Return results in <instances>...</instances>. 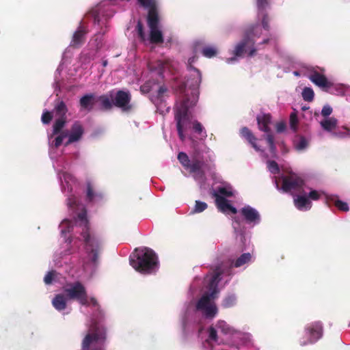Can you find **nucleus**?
<instances>
[{
    "mask_svg": "<svg viewBox=\"0 0 350 350\" xmlns=\"http://www.w3.org/2000/svg\"><path fill=\"white\" fill-rule=\"evenodd\" d=\"M208 337L211 340H213L214 342H217L218 340L217 330L213 326H211L208 328Z\"/></svg>",
    "mask_w": 350,
    "mask_h": 350,
    "instance_id": "nucleus-44",
    "label": "nucleus"
},
{
    "mask_svg": "<svg viewBox=\"0 0 350 350\" xmlns=\"http://www.w3.org/2000/svg\"><path fill=\"white\" fill-rule=\"evenodd\" d=\"M64 291L68 299L75 300L82 306H89L87 290L81 282L68 284Z\"/></svg>",
    "mask_w": 350,
    "mask_h": 350,
    "instance_id": "nucleus-7",
    "label": "nucleus"
},
{
    "mask_svg": "<svg viewBox=\"0 0 350 350\" xmlns=\"http://www.w3.org/2000/svg\"><path fill=\"white\" fill-rule=\"evenodd\" d=\"M204 167L210 170L211 167L206 165L203 159L195 155L191 159V163L189 167V172L194 174L196 179H204L205 178V172Z\"/></svg>",
    "mask_w": 350,
    "mask_h": 350,
    "instance_id": "nucleus-14",
    "label": "nucleus"
},
{
    "mask_svg": "<svg viewBox=\"0 0 350 350\" xmlns=\"http://www.w3.org/2000/svg\"><path fill=\"white\" fill-rule=\"evenodd\" d=\"M308 146V142L304 137H301L299 141L296 144V148L299 150H304Z\"/></svg>",
    "mask_w": 350,
    "mask_h": 350,
    "instance_id": "nucleus-45",
    "label": "nucleus"
},
{
    "mask_svg": "<svg viewBox=\"0 0 350 350\" xmlns=\"http://www.w3.org/2000/svg\"><path fill=\"white\" fill-rule=\"evenodd\" d=\"M258 25H252L250 26L245 31L243 39L238 42L232 51L234 57H243L244 53L247 52L248 49V56L252 57L256 53V49L254 47L255 41L254 37H260L261 32L256 31Z\"/></svg>",
    "mask_w": 350,
    "mask_h": 350,
    "instance_id": "nucleus-5",
    "label": "nucleus"
},
{
    "mask_svg": "<svg viewBox=\"0 0 350 350\" xmlns=\"http://www.w3.org/2000/svg\"><path fill=\"white\" fill-rule=\"evenodd\" d=\"M202 81V75L200 70L196 68L184 84V88H188L191 90V105H195L198 100L199 86Z\"/></svg>",
    "mask_w": 350,
    "mask_h": 350,
    "instance_id": "nucleus-9",
    "label": "nucleus"
},
{
    "mask_svg": "<svg viewBox=\"0 0 350 350\" xmlns=\"http://www.w3.org/2000/svg\"><path fill=\"white\" fill-rule=\"evenodd\" d=\"M88 301H89V306H90V304H92V306H94L99 307L98 303V301H97V300H96V298H94V297H91V298L90 299V300L88 299Z\"/></svg>",
    "mask_w": 350,
    "mask_h": 350,
    "instance_id": "nucleus-57",
    "label": "nucleus"
},
{
    "mask_svg": "<svg viewBox=\"0 0 350 350\" xmlns=\"http://www.w3.org/2000/svg\"><path fill=\"white\" fill-rule=\"evenodd\" d=\"M136 29L137 31V34H138V36L140 38V40L142 41H144L146 39V36H145V33L144 31V25L141 21L137 22V24L136 26Z\"/></svg>",
    "mask_w": 350,
    "mask_h": 350,
    "instance_id": "nucleus-40",
    "label": "nucleus"
},
{
    "mask_svg": "<svg viewBox=\"0 0 350 350\" xmlns=\"http://www.w3.org/2000/svg\"><path fill=\"white\" fill-rule=\"evenodd\" d=\"M178 159L181 165L187 170H189L191 160L189 159L188 155L183 152H180L178 154Z\"/></svg>",
    "mask_w": 350,
    "mask_h": 350,
    "instance_id": "nucleus-32",
    "label": "nucleus"
},
{
    "mask_svg": "<svg viewBox=\"0 0 350 350\" xmlns=\"http://www.w3.org/2000/svg\"><path fill=\"white\" fill-rule=\"evenodd\" d=\"M207 208L206 203L199 200L196 201V205L193 209V213H201Z\"/></svg>",
    "mask_w": 350,
    "mask_h": 350,
    "instance_id": "nucleus-39",
    "label": "nucleus"
},
{
    "mask_svg": "<svg viewBox=\"0 0 350 350\" xmlns=\"http://www.w3.org/2000/svg\"><path fill=\"white\" fill-rule=\"evenodd\" d=\"M104 194L101 191H96L90 182L87 183L85 200L88 203L98 204L103 202Z\"/></svg>",
    "mask_w": 350,
    "mask_h": 350,
    "instance_id": "nucleus-15",
    "label": "nucleus"
},
{
    "mask_svg": "<svg viewBox=\"0 0 350 350\" xmlns=\"http://www.w3.org/2000/svg\"><path fill=\"white\" fill-rule=\"evenodd\" d=\"M338 120L335 118H329L321 122L322 128L327 131H332L337 126Z\"/></svg>",
    "mask_w": 350,
    "mask_h": 350,
    "instance_id": "nucleus-26",
    "label": "nucleus"
},
{
    "mask_svg": "<svg viewBox=\"0 0 350 350\" xmlns=\"http://www.w3.org/2000/svg\"><path fill=\"white\" fill-rule=\"evenodd\" d=\"M332 108L329 105H324L321 110V115L324 117H327L332 113Z\"/></svg>",
    "mask_w": 350,
    "mask_h": 350,
    "instance_id": "nucleus-50",
    "label": "nucleus"
},
{
    "mask_svg": "<svg viewBox=\"0 0 350 350\" xmlns=\"http://www.w3.org/2000/svg\"><path fill=\"white\" fill-rule=\"evenodd\" d=\"M130 265L141 273L150 274L158 269V258L150 248H136L130 256Z\"/></svg>",
    "mask_w": 350,
    "mask_h": 350,
    "instance_id": "nucleus-1",
    "label": "nucleus"
},
{
    "mask_svg": "<svg viewBox=\"0 0 350 350\" xmlns=\"http://www.w3.org/2000/svg\"><path fill=\"white\" fill-rule=\"evenodd\" d=\"M234 222L239 224V221L236 218H234Z\"/></svg>",
    "mask_w": 350,
    "mask_h": 350,
    "instance_id": "nucleus-64",
    "label": "nucleus"
},
{
    "mask_svg": "<svg viewBox=\"0 0 350 350\" xmlns=\"http://www.w3.org/2000/svg\"><path fill=\"white\" fill-rule=\"evenodd\" d=\"M240 212L247 223H259L260 216L255 208L250 206H245L241 209Z\"/></svg>",
    "mask_w": 350,
    "mask_h": 350,
    "instance_id": "nucleus-19",
    "label": "nucleus"
},
{
    "mask_svg": "<svg viewBox=\"0 0 350 350\" xmlns=\"http://www.w3.org/2000/svg\"><path fill=\"white\" fill-rule=\"evenodd\" d=\"M327 202L331 201L334 205L340 211H349V205L347 202H342L338 199H336V196H330L327 198Z\"/></svg>",
    "mask_w": 350,
    "mask_h": 350,
    "instance_id": "nucleus-28",
    "label": "nucleus"
},
{
    "mask_svg": "<svg viewBox=\"0 0 350 350\" xmlns=\"http://www.w3.org/2000/svg\"><path fill=\"white\" fill-rule=\"evenodd\" d=\"M137 2L142 7L148 9L147 18L159 16L157 0H137Z\"/></svg>",
    "mask_w": 350,
    "mask_h": 350,
    "instance_id": "nucleus-21",
    "label": "nucleus"
},
{
    "mask_svg": "<svg viewBox=\"0 0 350 350\" xmlns=\"http://www.w3.org/2000/svg\"><path fill=\"white\" fill-rule=\"evenodd\" d=\"M298 124V118L296 113H291L290 115V124L292 129L296 130Z\"/></svg>",
    "mask_w": 350,
    "mask_h": 350,
    "instance_id": "nucleus-41",
    "label": "nucleus"
},
{
    "mask_svg": "<svg viewBox=\"0 0 350 350\" xmlns=\"http://www.w3.org/2000/svg\"><path fill=\"white\" fill-rule=\"evenodd\" d=\"M63 139H64V136H61L59 135H57L53 141L54 146L55 148L59 147L61 146V144H62Z\"/></svg>",
    "mask_w": 350,
    "mask_h": 350,
    "instance_id": "nucleus-55",
    "label": "nucleus"
},
{
    "mask_svg": "<svg viewBox=\"0 0 350 350\" xmlns=\"http://www.w3.org/2000/svg\"><path fill=\"white\" fill-rule=\"evenodd\" d=\"M55 111L56 115L59 116L60 118H66V114L68 111V108L64 101L61 100L57 102L55 106Z\"/></svg>",
    "mask_w": 350,
    "mask_h": 350,
    "instance_id": "nucleus-30",
    "label": "nucleus"
},
{
    "mask_svg": "<svg viewBox=\"0 0 350 350\" xmlns=\"http://www.w3.org/2000/svg\"><path fill=\"white\" fill-rule=\"evenodd\" d=\"M55 275V271H51L46 273V275L44 278V282L46 284H50L52 283L54 277Z\"/></svg>",
    "mask_w": 350,
    "mask_h": 350,
    "instance_id": "nucleus-46",
    "label": "nucleus"
},
{
    "mask_svg": "<svg viewBox=\"0 0 350 350\" xmlns=\"http://www.w3.org/2000/svg\"><path fill=\"white\" fill-rule=\"evenodd\" d=\"M308 79L316 85L325 90L333 85V83L329 81L324 75L314 70L310 72V74L308 75Z\"/></svg>",
    "mask_w": 350,
    "mask_h": 350,
    "instance_id": "nucleus-16",
    "label": "nucleus"
},
{
    "mask_svg": "<svg viewBox=\"0 0 350 350\" xmlns=\"http://www.w3.org/2000/svg\"><path fill=\"white\" fill-rule=\"evenodd\" d=\"M193 129L196 133L199 135H202L204 133L203 136L206 137V133L205 131H204V129L203 126L198 121L195 120L193 122Z\"/></svg>",
    "mask_w": 350,
    "mask_h": 350,
    "instance_id": "nucleus-37",
    "label": "nucleus"
},
{
    "mask_svg": "<svg viewBox=\"0 0 350 350\" xmlns=\"http://www.w3.org/2000/svg\"><path fill=\"white\" fill-rule=\"evenodd\" d=\"M193 106L191 105V98L188 97L186 94L180 106L176 110L175 120L176 123H185L189 121V109Z\"/></svg>",
    "mask_w": 350,
    "mask_h": 350,
    "instance_id": "nucleus-13",
    "label": "nucleus"
},
{
    "mask_svg": "<svg viewBox=\"0 0 350 350\" xmlns=\"http://www.w3.org/2000/svg\"><path fill=\"white\" fill-rule=\"evenodd\" d=\"M88 30L83 26H79L78 29L73 33L72 40L70 42V46L74 48H79L82 46L85 41V36L88 33Z\"/></svg>",
    "mask_w": 350,
    "mask_h": 350,
    "instance_id": "nucleus-18",
    "label": "nucleus"
},
{
    "mask_svg": "<svg viewBox=\"0 0 350 350\" xmlns=\"http://www.w3.org/2000/svg\"><path fill=\"white\" fill-rule=\"evenodd\" d=\"M217 193L220 196L222 195L226 197H231L233 195L231 191L228 190L225 187H219Z\"/></svg>",
    "mask_w": 350,
    "mask_h": 350,
    "instance_id": "nucleus-48",
    "label": "nucleus"
},
{
    "mask_svg": "<svg viewBox=\"0 0 350 350\" xmlns=\"http://www.w3.org/2000/svg\"><path fill=\"white\" fill-rule=\"evenodd\" d=\"M314 93L312 88H305L302 91V97L305 101L311 102L314 99Z\"/></svg>",
    "mask_w": 350,
    "mask_h": 350,
    "instance_id": "nucleus-33",
    "label": "nucleus"
},
{
    "mask_svg": "<svg viewBox=\"0 0 350 350\" xmlns=\"http://www.w3.org/2000/svg\"><path fill=\"white\" fill-rule=\"evenodd\" d=\"M295 206L299 210H308L312 206L311 202L305 195H298L294 198Z\"/></svg>",
    "mask_w": 350,
    "mask_h": 350,
    "instance_id": "nucleus-22",
    "label": "nucleus"
},
{
    "mask_svg": "<svg viewBox=\"0 0 350 350\" xmlns=\"http://www.w3.org/2000/svg\"><path fill=\"white\" fill-rule=\"evenodd\" d=\"M262 25L264 29L269 31L270 29L269 26V18L267 13L263 14L262 18Z\"/></svg>",
    "mask_w": 350,
    "mask_h": 350,
    "instance_id": "nucleus-47",
    "label": "nucleus"
},
{
    "mask_svg": "<svg viewBox=\"0 0 350 350\" xmlns=\"http://www.w3.org/2000/svg\"><path fill=\"white\" fill-rule=\"evenodd\" d=\"M103 66H106L107 65V61H104L103 63Z\"/></svg>",
    "mask_w": 350,
    "mask_h": 350,
    "instance_id": "nucleus-63",
    "label": "nucleus"
},
{
    "mask_svg": "<svg viewBox=\"0 0 350 350\" xmlns=\"http://www.w3.org/2000/svg\"><path fill=\"white\" fill-rule=\"evenodd\" d=\"M320 198V194L319 193L316 191V190H312L309 194H308V198H310L312 200H319Z\"/></svg>",
    "mask_w": 350,
    "mask_h": 350,
    "instance_id": "nucleus-54",
    "label": "nucleus"
},
{
    "mask_svg": "<svg viewBox=\"0 0 350 350\" xmlns=\"http://www.w3.org/2000/svg\"><path fill=\"white\" fill-rule=\"evenodd\" d=\"M167 92V88L165 86H161L157 92V100L161 103L163 100V95Z\"/></svg>",
    "mask_w": 350,
    "mask_h": 350,
    "instance_id": "nucleus-51",
    "label": "nucleus"
},
{
    "mask_svg": "<svg viewBox=\"0 0 350 350\" xmlns=\"http://www.w3.org/2000/svg\"><path fill=\"white\" fill-rule=\"evenodd\" d=\"M224 271L221 267L218 266L214 270L213 275L210 280L208 284V288L210 291L209 293H206L202 296V297L198 301L196 304V309L198 310H204L211 304V300L215 299L216 295L219 293L218 284L221 280V275Z\"/></svg>",
    "mask_w": 350,
    "mask_h": 350,
    "instance_id": "nucleus-6",
    "label": "nucleus"
},
{
    "mask_svg": "<svg viewBox=\"0 0 350 350\" xmlns=\"http://www.w3.org/2000/svg\"><path fill=\"white\" fill-rule=\"evenodd\" d=\"M268 5L267 0H257L258 9L260 11H263Z\"/></svg>",
    "mask_w": 350,
    "mask_h": 350,
    "instance_id": "nucleus-52",
    "label": "nucleus"
},
{
    "mask_svg": "<svg viewBox=\"0 0 350 350\" xmlns=\"http://www.w3.org/2000/svg\"><path fill=\"white\" fill-rule=\"evenodd\" d=\"M286 129V124L284 122H278L276 124V131L278 133H282Z\"/></svg>",
    "mask_w": 350,
    "mask_h": 350,
    "instance_id": "nucleus-56",
    "label": "nucleus"
},
{
    "mask_svg": "<svg viewBox=\"0 0 350 350\" xmlns=\"http://www.w3.org/2000/svg\"><path fill=\"white\" fill-rule=\"evenodd\" d=\"M217 328L225 335H232L234 330L224 321H219L216 324Z\"/></svg>",
    "mask_w": 350,
    "mask_h": 350,
    "instance_id": "nucleus-27",
    "label": "nucleus"
},
{
    "mask_svg": "<svg viewBox=\"0 0 350 350\" xmlns=\"http://www.w3.org/2000/svg\"><path fill=\"white\" fill-rule=\"evenodd\" d=\"M97 100L101 111H111L113 107L121 109L122 111H129L132 109L131 94L128 90H111L99 96Z\"/></svg>",
    "mask_w": 350,
    "mask_h": 350,
    "instance_id": "nucleus-2",
    "label": "nucleus"
},
{
    "mask_svg": "<svg viewBox=\"0 0 350 350\" xmlns=\"http://www.w3.org/2000/svg\"><path fill=\"white\" fill-rule=\"evenodd\" d=\"M204 315L207 318H213L214 317L217 312V308L215 305L210 304L207 308H206L204 310H202Z\"/></svg>",
    "mask_w": 350,
    "mask_h": 350,
    "instance_id": "nucleus-34",
    "label": "nucleus"
},
{
    "mask_svg": "<svg viewBox=\"0 0 350 350\" xmlns=\"http://www.w3.org/2000/svg\"><path fill=\"white\" fill-rule=\"evenodd\" d=\"M269 39H268V38H267V39H265V40L261 42V44H265L269 43Z\"/></svg>",
    "mask_w": 350,
    "mask_h": 350,
    "instance_id": "nucleus-62",
    "label": "nucleus"
},
{
    "mask_svg": "<svg viewBox=\"0 0 350 350\" xmlns=\"http://www.w3.org/2000/svg\"><path fill=\"white\" fill-rule=\"evenodd\" d=\"M66 118H60L57 119L53 126V135L59 134L64 127L66 122Z\"/></svg>",
    "mask_w": 350,
    "mask_h": 350,
    "instance_id": "nucleus-31",
    "label": "nucleus"
},
{
    "mask_svg": "<svg viewBox=\"0 0 350 350\" xmlns=\"http://www.w3.org/2000/svg\"><path fill=\"white\" fill-rule=\"evenodd\" d=\"M184 124H185V123H179V122L176 123L178 134V136H179L180 139H181V141H184V139H185V135L183 134Z\"/></svg>",
    "mask_w": 350,
    "mask_h": 350,
    "instance_id": "nucleus-49",
    "label": "nucleus"
},
{
    "mask_svg": "<svg viewBox=\"0 0 350 350\" xmlns=\"http://www.w3.org/2000/svg\"><path fill=\"white\" fill-rule=\"evenodd\" d=\"M236 303V297L234 295L227 296L222 302V306L224 308L232 307Z\"/></svg>",
    "mask_w": 350,
    "mask_h": 350,
    "instance_id": "nucleus-36",
    "label": "nucleus"
},
{
    "mask_svg": "<svg viewBox=\"0 0 350 350\" xmlns=\"http://www.w3.org/2000/svg\"><path fill=\"white\" fill-rule=\"evenodd\" d=\"M107 340V329L99 321L93 319L88 332L81 341V350H105L102 347L94 349L97 344L103 345Z\"/></svg>",
    "mask_w": 350,
    "mask_h": 350,
    "instance_id": "nucleus-4",
    "label": "nucleus"
},
{
    "mask_svg": "<svg viewBox=\"0 0 350 350\" xmlns=\"http://www.w3.org/2000/svg\"><path fill=\"white\" fill-rule=\"evenodd\" d=\"M52 304L56 310L59 311L64 310L67 306L66 299L64 295L57 294L53 299Z\"/></svg>",
    "mask_w": 350,
    "mask_h": 350,
    "instance_id": "nucleus-24",
    "label": "nucleus"
},
{
    "mask_svg": "<svg viewBox=\"0 0 350 350\" xmlns=\"http://www.w3.org/2000/svg\"><path fill=\"white\" fill-rule=\"evenodd\" d=\"M256 120L259 129L267 133L265 139L269 146L271 153L272 154H275L276 146L274 143V137L273 135L270 133L271 130L269 126L271 120V115L267 113L258 116Z\"/></svg>",
    "mask_w": 350,
    "mask_h": 350,
    "instance_id": "nucleus-10",
    "label": "nucleus"
},
{
    "mask_svg": "<svg viewBox=\"0 0 350 350\" xmlns=\"http://www.w3.org/2000/svg\"><path fill=\"white\" fill-rule=\"evenodd\" d=\"M77 219L80 221L79 225L83 227L81 236L83 238L86 252L91 258V260L94 263H96L98 260V253L100 250V242L99 239L90 232L85 208H83V210L77 214Z\"/></svg>",
    "mask_w": 350,
    "mask_h": 350,
    "instance_id": "nucleus-3",
    "label": "nucleus"
},
{
    "mask_svg": "<svg viewBox=\"0 0 350 350\" xmlns=\"http://www.w3.org/2000/svg\"><path fill=\"white\" fill-rule=\"evenodd\" d=\"M69 206H74L75 205V200L72 198H69Z\"/></svg>",
    "mask_w": 350,
    "mask_h": 350,
    "instance_id": "nucleus-61",
    "label": "nucleus"
},
{
    "mask_svg": "<svg viewBox=\"0 0 350 350\" xmlns=\"http://www.w3.org/2000/svg\"><path fill=\"white\" fill-rule=\"evenodd\" d=\"M90 14L93 17V18H94V23L99 24V22H100V16H99V13H98V12L97 11V10H92L90 12Z\"/></svg>",
    "mask_w": 350,
    "mask_h": 350,
    "instance_id": "nucleus-53",
    "label": "nucleus"
},
{
    "mask_svg": "<svg viewBox=\"0 0 350 350\" xmlns=\"http://www.w3.org/2000/svg\"><path fill=\"white\" fill-rule=\"evenodd\" d=\"M305 336L299 340V345L305 346L313 344L321 339L323 334V325L321 321H314L308 324L304 329Z\"/></svg>",
    "mask_w": 350,
    "mask_h": 350,
    "instance_id": "nucleus-8",
    "label": "nucleus"
},
{
    "mask_svg": "<svg viewBox=\"0 0 350 350\" xmlns=\"http://www.w3.org/2000/svg\"><path fill=\"white\" fill-rule=\"evenodd\" d=\"M241 135L252 146V147L256 151L260 150V148H258L256 143V137L254 135L252 132L247 127H243L241 129Z\"/></svg>",
    "mask_w": 350,
    "mask_h": 350,
    "instance_id": "nucleus-23",
    "label": "nucleus"
},
{
    "mask_svg": "<svg viewBox=\"0 0 350 350\" xmlns=\"http://www.w3.org/2000/svg\"><path fill=\"white\" fill-rule=\"evenodd\" d=\"M83 133L84 129L81 124L78 121L74 122L70 129L69 139L65 143V146H67L72 143L79 141L81 139Z\"/></svg>",
    "mask_w": 350,
    "mask_h": 350,
    "instance_id": "nucleus-17",
    "label": "nucleus"
},
{
    "mask_svg": "<svg viewBox=\"0 0 350 350\" xmlns=\"http://www.w3.org/2000/svg\"><path fill=\"white\" fill-rule=\"evenodd\" d=\"M194 59H195L194 57H191V58H189V67L192 72H193V68L194 67H193L191 66V64L194 62Z\"/></svg>",
    "mask_w": 350,
    "mask_h": 350,
    "instance_id": "nucleus-60",
    "label": "nucleus"
},
{
    "mask_svg": "<svg viewBox=\"0 0 350 350\" xmlns=\"http://www.w3.org/2000/svg\"><path fill=\"white\" fill-rule=\"evenodd\" d=\"M267 167L269 170L273 174H278L280 172L279 166L275 161H268Z\"/></svg>",
    "mask_w": 350,
    "mask_h": 350,
    "instance_id": "nucleus-38",
    "label": "nucleus"
},
{
    "mask_svg": "<svg viewBox=\"0 0 350 350\" xmlns=\"http://www.w3.org/2000/svg\"><path fill=\"white\" fill-rule=\"evenodd\" d=\"M228 210L231 211L233 214H236L237 213V208L230 204L229 207L228 208Z\"/></svg>",
    "mask_w": 350,
    "mask_h": 350,
    "instance_id": "nucleus-59",
    "label": "nucleus"
},
{
    "mask_svg": "<svg viewBox=\"0 0 350 350\" xmlns=\"http://www.w3.org/2000/svg\"><path fill=\"white\" fill-rule=\"evenodd\" d=\"M147 23L150 28V42L152 44H161L163 42L162 32L159 29V16L147 18Z\"/></svg>",
    "mask_w": 350,
    "mask_h": 350,
    "instance_id": "nucleus-12",
    "label": "nucleus"
},
{
    "mask_svg": "<svg viewBox=\"0 0 350 350\" xmlns=\"http://www.w3.org/2000/svg\"><path fill=\"white\" fill-rule=\"evenodd\" d=\"M252 256L250 253H244L241 255L233 263L234 267H240L251 260Z\"/></svg>",
    "mask_w": 350,
    "mask_h": 350,
    "instance_id": "nucleus-29",
    "label": "nucleus"
},
{
    "mask_svg": "<svg viewBox=\"0 0 350 350\" xmlns=\"http://www.w3.org/2000/svg\"><path fill=\"white\" fill-rule=\"evenodd\" d=\"M304 185V182L301 178L295 174H291L283 177L282 189L286 193L294 190L303 193Z\"/></svg>",
    "mask_w": 350,
    "mask_h": 350,
    "instance_id": "nucleus-11",
    "label": "nucleus"
},
{
    "mask_svg": "<svg viewBox=\"0 0 350 350\" xmlns=\"http://www.w3.org/2000/svg\"><path fill=\"white\" fill-rule=\"evenodd\" d=\"M213 196L215 198V203H216L217 207L221 212H226V211H228V208L230 206L228 200H226L224 197L219 195L216 192H214Z\"/></svg>",
    "mask_w": 350,
    "mask_h": 350,
    "instance_id": "nucleus-25",
    "label": "nucleus"
},
{
    "mask_svg": "<svg viewBox=\"0 0 350 350\" xmlns=\"http://www.w3.org/2000/svg\"><path fill=\"white\" fill-rule=\"evenodd\" d=\"M98 96H96L94 94H86L83 95L79 100V105L81 109L90 111L93 109Z\"/></svg>",
    "mask_w": 350,
    "mask_h": 350,
    "instance_id": "nucleus-20",
    "label": "nucleus"
},
{
    "mask_svg": "<svg viewBox=\"0 0 350 350\" xmlns=\"http://www.w3.org/2000/svg\"><path fill=\"white\" fill-rule=\"evenodd\" d=\"M342 128L345 130V132H341L340 131H337L333 133L334 135L338 137H350V129L347 126H343Z\"/></svg>",
    "mask_w": 350,
    "mask_h": 350,
    "instance_id": "nucleus-42",
    "label": "nucleus"
},
{
    "mask_svg": "<svg viewBox=\"0 0 350 350\" xmlns=\"http://www.w3.org/2000/svg\"><path fill=\"white\" fill-rule=\"evenodd\" d=\"M53 118V116L50 111H46L42 115V122L45 124H49Z\"/></svg>",
    "mask_w": 350,
    "mask_h": 350,
    "instance_id": "nucleus-43",
    "label": "nucleus"
},
{
    "mask_svg": "<svg viewBox=\"0 0 350 350\" xmlns=\"http://www.w3.org/2000/svg\"><path fill=\"white\" fill-rule=\"evenodd\" d=\"M202 53L204 57L211 58L216 55L217 50L214 47L206 46L202 49Z\"/></svg>",
    "mask_w": 350,
    "mask_h": 350,
    "instance_id": "nucleus-35",
    "label": "nucleus"
},
{
    "mask_svg": "<svg viewBox=\"0 0 350 350\" xmlns=\"http://www.w3.org/2000/svg\"><path fill=\"white\" fill-rule=\"evenodd\" d=\"M69 134L68 133V131H62L59 133V135L61 136H64V139L66 137H69Z\"/></svg>",
    "mask_w": 350,
    "mask_h": 350,
    "instance_id": "nucleus-58",
    "label": "nucleus"
}]
</instances>
